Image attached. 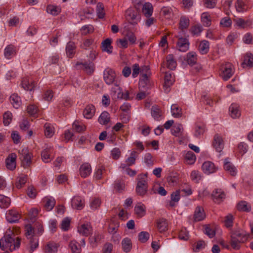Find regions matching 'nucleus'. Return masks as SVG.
I'll return each mask as SVG.
<instances>
[{
	"instance_id": "nucleus-1",
	"label": "nucleus",
	"mask_w": 253,
	"mask_h": 253,
	"mask_svg": "<svg viewBox=\"0 0 253 253\" xmlns=\"http://www.w3.org/2000/svg\"><path fill=\"white\" fill-rule=\"evenodd\" d=\"M20 243L21 239L9 229L0 240V248L3 251H13L19 248Z\"/></svg>"
},
{
	"instance_id": "nucleus-2",
	"label": "nucleus",
	"mask_w": 253,
	"mask_h": 253,
	"mask_svg": "<svg viewBox=\"0 0 253 253\" xmlns=\"http://www.w3.org/2000/svg\"><path fill=\"white\" fill-rule=\"evenodd\" d=\"M137 183L136 187L137 194L141 196H143L147 192V173L140 174L137 177Z\"/></svg>"
},
{
	"instance_id": "nucleus-3",
	"label": "nucleus",
	"mask_w": 253,
	"mask_h": 253,
	"mask_svg": "<svg viewBox=\"0 0 253 253\" xmlns=\"http://www.w3.org/2000/svg\"><path fill=\"white\" fill-rule=\"evenodd\" d=\"M219 75L224 81H227L233 75L234 70L233 65L229 62H226L221 65Z\"/></svg>"
},
{
	"instance_id": "nucleus-4",
	"label": "nucleus",
	"mask_w": 253,
	"mask_h": 253,
	"mask_svg": "<svg viewBox=\"0 0 253 253\" xmlns=\"http://www.w3.org/2000/svg\"><path fill=\"white\" fill-rule=\"evenodd\" d=\"M19 158L21 161V165L24 168L29 167L32 163V154L29 152L27 148H24L19 151Z\"/></svg>"
},
{
	"instance_id": "nucleus-5",
	"label": "nucleus",
	"mask_w": 253,
	"mask_h": 253,
	"mask_svg": "<svg viewBox=\"0 0 253 253\" xmlns=\"http://www.w3.org/2000/svg\"><path fill=\"white\" fill-rule=\"evenodd\" d=\"M177 137V141L180 144L187 141V133L184 131L183 125L181 124L175 125V137Z\"/></svg>"
},
{
	"instance_id": "nucleus-6",
	"label": "nucleus",
	"mask_w": 253,
	"mask_h": 253,
	"mask_svg": "<svg viewBox=\"0 0 253 253\" xmlns=\"http://www.w3.org/2000/svg\"><path fill=\"white\" fill-rule=\"evenodd\" d=\"M111 95L114 99H129V92L126 91L125 93H123L122 89L119 86L113 87L111 90Z\"/></svg>"
},
{
	"instance_id": "nucleus-7",
	"label": "nucleus",
	"mask_w": 253,
	"mask_h": 253,
	"mask_svg": "<svg viewBox=\"0 0 253 253\" xmlns=\"http://www.w3.org/2000/svg\"><path fill=\"white\" fill-rule=\"evenodd\" d=\"M181 193H183L184 194H182V196H186L191 195L193 193L191 186L185 183L183 186H182L180 190L176 191L175 192V202H178L180 199Z\"/></svg>"
},
{
	"instance_id": "nucleus-8",
	"label": "nucleus",
	"mask_w": 253,
	"mask_h": 253,
	"mask_svg": "<svg viewBox=\"0 0 253 253\" xmlns=\"http://www.w3.org/2000/svg\"><path fill=\"white\" fill-rule=\"evenodd\" d=\"M77 68L83 69L87 75H92L95 70V65L92 62H77L76 64Z\"/></svg>"
},
{
	"instance_id": "nucleus-9",
	"label": "nucleus",
	"mask_w": 253,
	"mask_h": 253,
	"mask_svg": "<svg viewBox=\"0 0 253 253\" xmlns=\"http://www.w3.org/2000/svg\"><path fill=\"white\" fill-rule=\"evenodd\" d=\"M212 146L217 152L220 153L222 152L224 148V143L221 135L218 134L214 135L212 141Z\"/></svg>"
},
{
	"instance_id": "nucleus-10",
	"label": "nucleus",
	"mask_w": 253,
	"mask_h": 253,
	"mask_svg": "<svg viewBox=\"0 0 253 253\" xmlns=\"http://www.w3.org/2000/svg\"><path fill=\"white\" fill-rule=\"evenodd\" d=\"M116 76L115 72L110 68H107L104 71V80L108 84H111L114 83Z\"/></svg>"
},
{
	"instance_id": "nucleus-11",
	"label": "nucleus",
	"mask_w": 253,
	"mask_h": 253,
	"mask_svg": "<svg viewBox=\"0 0 253 253\" xmlns=\"http://www.w3.org/2000/svg\"><path fill=\"white\" fill-rule=\"evenodd\" d=\"M190 20L187 16L182 15L180 17L178 23V29L180 31L181 36L185 34V32L188 28Z\"/></svg>"
},
{
	"instance_id": "nucleus-12",
	"label": "nucleus",
	"mask_w": 253,
	"mask_h": 253,
	"mask_svg": "<svg viewBox=\"0 0 253 253\" xmlns=\"http://www.w3.org/2000/svg\"><path fill=\"white\" fill-rule=\"evenodd\" d=\"M189 44L188 39L179 37L176 43V48L179 51L186 52L189 48Z\"/></svg>"
},
{
	"instance_id": "nucleus-13",
	"label": "nucleus",
	"mask_w": 253,
	"mask_h": 253,
	"mask_svg": "<svg viewBox=\"0 0 253 253\" xmlns=\"http://www.w3.org/2000/svg\"><path fill=\"white\" fill-rule=\"evenodd\" d=\"M137 14V12L131 8H128L126 11V18L132 25L136 24L138 22L136 19Z\"/></svg>"
},
{
	"instance_id": "nucleus-14",
	"label": "nucleus",
	"mask_w": 253,
	"mask_h": 253,
	"mask_svg": "<svg viewBox=\"0 0 253 253\" xmlns=\"http://www.w3.org/2000/svg\"><path fill=\"white\" fill-rule=\"evenodd\" d=\"M138 155V153L136 151H132L130 153V156L126 159L125 161L126 163L121 164V167L125 168L126 167H129L135 164Z\"/></svg>"
},
{
	"instance_id": "nucleus-15",
	"label": "nucleus",
	"mask_w": 253,
	"mask_h": 253,
	"mask_svg": "<svg viewBox=\"0 0 253 253\" xmlns=\"http://www.w3.org/2000/svg\"><path fill=\"white\" fill-rule=\"evenodd\" d=\"M16 155L14 153L10 154L5 160L6 167L7 169L13 170L16 168Z\"/></svg>"
},
{
	"instance_id": "nucleus-16",
	"label": "nucleus",
	"mask_w": 253,
	"mask_h": 253,
	"mask_svg": "<svg viewBox=\"0 0 253 253\" xmlns=\"http://www.w3.org/2000/svg\"><path fill=\"white\" fill-rule=\"evenodd\" d=\"M20 217L18 212L13 210H9L6 213V218L9 223L17 222Z\"/></svg>"
},
{
	"instance_id": "nucleus-17",
	"label": "nucleus",
	"mask_w": 253,
	"mask_h": 253,
	"mask_svg": "<svg viewBox=\"0 0 253 253\" xmlns=\"http://www.w3.org/2000/svg\"><path fill=\"white\" fill-rule=\"evenodd\" d=\"M80 174L81 177L85 178L89 176L91 172V167L90 165L88 163L82 164L79 169Z\"/></svg>"
},
{
	"instance_id": "nucleus-18",
	"label": "nucleus",
	"mask_w": 253,
	"mask_h": 253,
	"mask_svg": "<svg viewBox=\"0 0 253 253\" xmlns=\"http://www.w3.org/2000/svg\"><path fill=\"white\" fill-rule=\"evenodd\" d=\"M21 85L25 90L31 91L35 88L36 84L29 77H25L22 79Z\"/></svg>"
},
{
	"instance_id": "nucleus-19",
	"label": "nucleus",
	"mask_w": 253,
	"mask_h": 253,
	"mask_svg": "<svg viewBox=\"0 0 253 253\" xmlns=\"http://www.w3.org/2000/svg\"><path fill=\"white\" fill-rule=\"evenodd\" d=\"M78 231L80 234L86 237L92 233V228L89 223L83 224L78 227Z\"/></svg>"
},
{
	"instance_id": "nucleus-20",
	"label": "nucleus",
	"mask_w": 253,
	"mask_h": 253,
	"mask_svg": "<svg viewBox=\"0 0 253 253\" xmlns=\"http://www.w3.org/2000/svg\"><path fill=\"white\" fill-rule=\"evenodd\" d=\"M171 75L172 73L169 71L166 72L164 84V89L166 93H169L170 90V87L172 84L171 81Z\"/></svg>"
},
{
	"instance_id": "nucleus-21",
	"label": "nucleus",
	"mask_w": 253,
	"mask_h": 253,
	"mask_svg": "<svg viewBox=\"0 0 253 253\" xmlns=\"http://www.w3.org/2000/svg\"><path fill=\"white\" fill-rule=\"evenodd\" d=\"M211 197L215 203H219L225 198V194L221 189H216L213 191Z\"/></svg>"
},
{
	"instance_id": "nucleus-22",
	"label": "nucleus",
	"mask_w": 253,
	"mask_h": 253,
	"mask_svg": "<svg viewBox=\"0 0 253 253\" xmlns=\"http://www.w3.org/2000/svg\"><path fill=\"white\" fill-rule=\"evenodd\" d=\"M202 169L205 173L209 174L214 172L216 171V168L213 163L207 161L203 164Z\"/></svg>"
},
{
	"instance_id": "nucleus-23",
	"label": "nucleus",
	"mask_w": 253,
	"mask_h": 253,
	"mask_svg": "<svg viewBox=\"0 0 253 253\" xmlns=\"http://www.w3.org/2000/svg\"><path fill=\"white\" fill-rule=\"evenodd\" d=\"M206 217V214L203 208L198 206L196 207L194 214V219L195 221H199L203 220Z\"/></svg>"
},
{
	"instance_id": "nucleus-24",
	"label": "nucleus",
	"mask_w": 253,
	"mask_h": 253,
	"mask_svg": "<svg viewBox=\"0 0 253 253\" xmlns=\"http://www.w3.org/2000/svg\"><path fill=\"white\" fill-rule=\"evenodd\" d=\"M210 49V43L208 41L203 40L201 41L198 46V50L201 54H206Z\"/></svg>"
},
{
	"instance_id": "nucleus-25",
	"label": "nucleus",
	"mask_w": 253,
	"mask_h": 253,
	"mask_svg": "<svg viewBox=\"0 0 253 253\" xmlns=\"http://www.w3.org/2000/svg\"><path fill=\"white\" fill-rule=\"evenodd\" d=\"M229 110L231 117L233 119L239 118L241 116L239 106L237 104H232L229 107Z\"/></svg>"
},
{
	"instance_id": "nucleus-26",
	"label": "nucleus",
	"mask_w": 253,
	"mask_h": 253,
	"mask_svg": "<svg viewBox=\"0 0 253 253\" xmlns=\"http://www.w3.org/2000/svg\"><path fill=\"white\" fill-rule=\"evenodd\" d=\"M151 115L156 121H160L163 116V112L157 105H153L151 108Z\"/></svg>"
},
{
	"instance_id": "nucleus-27",
	"label": "nucleus",
	"mask_w": 253,
	"mask_h": 253,
	"mask_svg": "<svg viewBox=\"0 0 253 253\" xmlns=\"http://www.w3.org/2000/svg\"><path fill=\"white\" fill-rule=\"evenodd\" d=\"M95 112V108L92 104L87 105L83 112L84 117L88 119H91L94 115Z\"/></svg>"
},
{
	"instance_id": "nucleus-28",
	"label": "nucleus",
	"mask_w": 253,
	"mask_h": 253,
	"mask_svg": "<svg viewBox=\"0 0 253 253\" xmlns=\"http://www.w3.org/2000/svg\"><path fill=\"white\" fill-rule=\"evenodd\" d=\"M71 205L73 208L80 210L84 208V204L80 197L76 196L72 199Z\"/></svg>"
},
{
	"instance_id": "nucleus-29",
	"label": "nucleus",
	"mask_w": 253,
	"mask_h": 253,
	"mask_svg": "<svg viewBox=\"0 0 253 253\" xmlns=\"http://www.w3.org/2000/svg\"><path fill=\"white\" fill-rule=\"evenodd\" d=\"M134 212L139 217H142L146 214V207L141 203H138L134 207Z\"/></svg>"
},
{
	"instance_id": "nucleus-30",
	"label": "nucleus",
	"mask_w": 253,
	"mask_h": 253,
	"mask_svg": "<svg viewBox=\"0 0 253 253\" xmlns=\"http://www.w3.org/2000/svg\"><path fill=\"white\" fill-rule=\"evenodd\" d=\"M142 11L143 14L146 17H150L153 12V7L150 2H145L142 6Z\"/></svg>"
},
{
	"instance_id": "nucleus-31",
	"label": "nucleus",
	"mask_w": 253,
	"mask_h": 253,
	"mask_svg": "<svg viewBox=\"0 0 253 253\" xmlns=\"http://www.w3.org/2000/svg\"><path fill=\"white\" fill-rule=\"evenodd\" d=\"M58 248L57 244L53 242H49L45 246L44 252L45 253H56Z\"/></svg>"
},
{
	"instance_id": "nucleus-32",
	"label": "nucleus",
	"mask_w": 253,
	"mask_h": 253,
	"mask_svg": "<svg viewBox=\"0 0 253 253\" xmlns=\"http://www.w3.org/2000/svg\"><path fill=\"white\" fill-rule=\"evenodd\" d=\"M197 61V55L194 51L189 52L186 55V61L190 65L196 64Z\"/></svg>"
},
{
	"instance_id": "nucleus-33",
	"label": "nucleus",
	"mask_w": 253,
	"mask_h": 253,
	"mask_svg": "<svg viewBox=\"0 0 253 253\" xmlns=\"http://www.w3.org/2000/svg\"><path fill=\"white\" fill-rule=\"evenodd\" d=\"M112 40L110 39H106L102 42V50L108 53L112 52V46H111Z\"/></svg>"
},
{
	"instance_id": "nucleus-34",
	"label": "nucleus",
	"mask_w": 253,
	"mask_h": 253,
	"mask_svg": "<svg viewBox=\"0 0 253 253\" xmlns=\"http://www.w3.org/2000/svg\"><path fill=\"white\" fill-rule=\"evenodd\" d=\"M16 54L15 47L11 44L7 46L4 52V55L7 59H10Z\"/></svg>"
},
{
	"instance_id": "nucleus-35",
	"label": "nucleus",
	"mask_w": 253,
	"mask_h": 253,
	"mask_svg": "<svg viewBox=\"0 0 253 253\" xmlns=\"http://www.w3.org/2000/svg\"><path fill=\"white\" fill-rule=\"evenodd\" d=\"M236 25L240 28H246L251 25V22L249 20H244L242 18H237L234 19Z\"/></svg>"
},
{
	"instance_id": "nucleus-36",
	"label": "nucleus",
	"mask_w": 253,
	"mask_h": 253,
	"mask_svg": "<svg viewBox=\"0 0 253 253\" xmlns=\"http://www.w3.org/2000/svg\"><path fill=\"white\" fill-rule=\"evenodd\" d=\"M196 160L195 155L192 151H188L185 155V163L188 165H193Z\"/></svg>"
},
{
	"instance_id": "nucleus-37",
	"label": "nucleus",
	"mask_w": 253,
	"mask_h": 253,
	"mask_svg": "<svg viewBox=\"0 0 253 253\" xmlns=\"http://www.w3.org/2000/svg\"><path fill=\"white\" fill-rule=\"evenodd\" d=\"M69 247L71 249L72 253H81L82 252L81 245L75 240L70 241Z\"/></svg>"
},
{
	"instance_id": "nucleus-38",
	"label": "nucleus",
	"mask_w": 253,
	"mask_h": 253,
	"mask_svg": "<svg viewBox=\"0 0 253 253\" xmlns=\"http://www.w3.org/2000/svg\"><path fill=\"white\" fill-rule=\"evenodd\" d=\"M123 250L126 253H128L132 248L131 240L128 238H124L122 241Z\"/></svg>"
},
{
	"instance_id": "nucleus-39",
	"label": "nucleus",
	"mask_w": 253,
	"mask_h": 253,
	"mask_svg": "<svg viewBox=\"0 0 253 253\" xmlns=\"http://www.w3.org/2000/svg\"><path fill=\"white\" fill-rule=\"evenodd\" d=\"M76 48L75 44L74 42H69L66 47V54L69 58H72L75 53Z\"/></svg>"
},
{
	"instance_id": "nucleus-40",
	"label": "nucleus",
	"mask_w": 253,
	"mask_h": 253,
	"mask_svg": "<svg viewBox=\"0 0 253 253\" xmlns=\"http://www.w3.org/2000/svg\"><path fill=\"white\" fill-rule=\"evenodd\" d=\"M10 101L13 107L18 109L21 105V101L19 96L16 94H13L10 97Z\"/></svg>"
},
{
	"instance_id": "nucleus-41",
	"label": "nucleus",
	"mask_w": 253,
	"mask_h": 253,
	"mask_svg": "<svg viewBox=\"0 0 253 253\" xmlns=\"http://www.w3.org/2000/svg\"><path fill=\"white\" fill-rule=\"evenodd\" d=\"M110 120V114L106 111L103 112L98 118V122L101 125H106Z\"/></svg>"
},
{
	"instance_id": "nucleus-42",
	"label": "nucleus",
	"mask_w": 253,
	"mask_h": 253,
	"mask_svg": "<svg viewBox=\"0 0 253 253\" xmlns=\"http://www.w3.org/2000/svg\"><path fill=\"white\" fill-rule=\"evenodd\" d=\"M224 168L225 170L228 171L230 174L232 176L236 175L237 170L234 165L229 162H226L224 163Z\"/></svg>"
},
{
	"instance_id": "nucleus-43",
	"label": "nucleus",
	"mask_w": 253,
	"mask_h": 253,
	"mask_svg": "<svg viewBox=\"0 0 253 253\" xmlns=\"http://www.w3.org/2000/svg\"><path fill=\"white\" fill-rule=\"evenodd\" d=\"M190 177L191 180L196 183H198L202 178L201 173L196 170H194L191 171Z\"/></svg>"
},
{
	"instance_id": "nucleus-44",
	"label": "nucleus",
	"mask_w": 253,
	"mask_h": 253,
	"mask_svg": "<svg viewBox=\"0 0 253 253\" xmlns=\"http://www.w3.org/2000/svg\"><path fill=\"white\" fill-rule=\"evenodd\" d=\"M44 127V134L46 137L50 138L54 134V127L49 123L45 124Z\"/></svg>"
},
{
	"instance_id": "nucleus-45",
	"label": "nucleus",
	"mask_w": 253,
	"mask_h": 253,
	"mask_svg": "<svg viewBox=\"0 0 253 253\" xmlns=\"http://www.w3.org/2000/svg\"><path fill=\"white\" fill-rule=\"evenodd\" d=\"M206 131V126L203 124H198L196 125L195 128L194 135L196 137H200L203 135Z\"/></svg>"
},
{
	"instance_id": "nucleus-46",
	"label": "nucleus",
	"mask_w": 253,
	"mask_h": 253,
	"mask_svg": "<svg viewBox=\"0 0 253 253\" xmlns=\"http://www.w3.org/2000/svg\"><path fill=\"white\" fill-rule=\"evenodd\" d=\"M52 149L49 148H45L42 152H41V157L42 160L44 163H48L50 161L49 160L50 159V155L51 153Z\"/></svg>"
},
{
	"instance_id": "nucleus-47",
	"label": "nucleus",
	"mask_w": 253,
	"mask_h": 253,
	"mask_svg": "<svg viewBox=\"0 0 253 253\" xmlns=\"http://www.w3.org/2000/svg\"><path fill=\"white\" fill-rule=\"evenodd\" d=\"M27 180V176L23 174H21L17 177L15 186L17 188H21L26 183Z\"/></svg>"
},
{
	"instance_id": "nucleus-48",
	"label": "nucleus",
	"mask_w": 253,
	"mask_h": 253,
	"mask_svg": "<svg viewBox=\"0 0 253 253\" xmlns=\"http://www.w3.org/2000/svg\"><path fill=\"white\" fill-rule=\"evenodd\" d=\"M237 209L242 211H250L251 210V206L247 202L242 201L237 205Z\"/></svg>"
},
{
	"instance_id": "nucleus-49",
	"label": "nucleus",
	"mask_w": 253,
	"mask_h": 253,
	"mask_svg": "<svg viewBox=\"0 0 253 253\" xmlns=\"http://www.w3.org/2000/svg\"><path fill=\"white\" fill-rule=\"evenodd\" d=\"M243 65L249 67L253 66V54L251 53H247L245 56Z\"/></svg>"
},
{
	"instance_id": "nucleus-50",
	"label": "nucleus",
	"mask_w": 253,
	"mask_h": 253,
	"mask_svg": "<svg viewBox=\"0 0 253 253\" xmlns=\"http://www.w3.org/2000/svg\"><path fill=\"white\" fill-rule=\"evenodd\" d=\"M46 10L48 13L54 16L57 15L61 12L60 7L53 5H48Z\"/></svg>"
},
{
	"instance_id": "nucleus-51",
	"label": "nucleus",
	"mask_w": 253,
	"mask_h": 253,
	"mask_svg": "<svg viewBox=\"0 0 253 253\" xmlns=\"http://www.w3.org/2000/svg\"><path fill=\"white\" fill-rule=\"evenodd\" d=\"M204 233L210 238H213L215 235V230L213 226L210 225L204 226Z\"/></svg>"
},
{
	"instance_id": "nucleus-52",
	"label": "nucleus",
	"mask_w": 253,
	"mask_h": 253,
	"mask_svg": "<svg viewBox=\"0 0 253 253\" xmlns=\"http://www.w3.org/2000/svg\"><path fill=\"white\" fill-rule=\"evenodd\" d=\"M10 204L9 198L2 195H0V207L1 208H7Z\"/></svg>"
},
{
	"instance_id": "nucleus-53",
	"label": "nucleus",
	"mask_w": 253,
	"mask_h": 253,
	"mask_svg": "<svg viewBox=\"0 0 253 253\" xmlns=\"http://www.w3.org/2000/svg\"><path fill=\"white\" fill-rule=\"evenodd\" d=\"M247 0H237L235 6L238 12H243L247 9L246 2Z\"/></svg>"
},
{
	"instance_id": "nucleus-54",
	"label": "nucleus",
	"mask_w": 253,
	"mask_h": 253,
	"mask_svg": "<svg viewBox=\"0 0 253 253\" xmlns=\"http://www.w3.org/2000/svg\"><path fill=\"white\" fill-rule=\"evenodd\" d=\"M101 235L99 233H95V235L93 237H90L89 238V243L91 246L93 247H96L97 246V244L101 240Z\"/></svg>"
},
{
	"instance_id": "nucleus-55",
	"label": "nucleus",
	"mask_w": 253,
	"mask_h": 253,
	"mask_svg": "<svg viewBox=\"0 0 253 253\" xmlns=\"http://www.w3.org/2000/svg\"><path fill=\"white\" fill-rule=\"evenodd\" d=\"M231 236L236 239H238L241 243L244 242L247 239L246 235L239 231H234Z\"/></svg>"
},
{
	"instance_id": "nucleus-56",
	"label": "nucleus",
	"mask_w": 253,
	"mask_h": 253,
	"mask_svg": "<svg viewBox=\"0 0 253 253\" xmlns=\"http://www.w3.org/2000/svg\"><path fill=\"white\" fill-rule=\"evenodd\" d=\"M157 226L160 232L165 231L167 228V222L165 219L161 218L157 220Z\"/></svg>"
},
{
	"instance_id": "nucleus-57",
	"label": "nucleus",
	"mask_w": 253,
	"mask_h": 253,
	"mask_svg": "<svg viewBox=\"0 0 253 253\" xmlns=\"http://www.w3.org/2000/svg\"><path fill=\"white\" fill-rule=\"evenodd\" d=\"M201 21L204 26L209 27L211 25L210 16L208 13H203L201 15Z\"/></svg>"
},
{
	"instance_id": "nucleus-58",
	"label": "nucleus",
	"mask_w": 253,
	"mask_h": 253,
	"mask_svg": "<svg viewBox=\"0 0 253 253\" xmlns=\"http://www.w3.org/2000/svg\"><path fill=\"white\" fill-rule=\"evenodd\" d=\"M96 12L99 18H103L105 16L104 5L101 2H98L96 5Z\"/></svg>"
},
{
	"instance_id": "nucleus-59",
	"label": "nucleus",
	"mask_w": 253,
	"mask_h": 253,
	"mask_svg": "<svg viewBox=\"0 0 253 253\" xmlns=\"http://www.w3.org/2000/svg\"><path fill=\"white\" fill-rule=\"evenodd\" d=\"M12 115L9 111L5 112L3 115V122L5 126H8L11 122Z\"/></svg>"
},
{
	"instance_id": "nucleus-60",
	"label": "nucleus",
	"mask_w": 253,
	"mask_h": 253,
	"mask_svg": "<svg viewBox=\"0 0 253 253\" xmlns=\"http://www.w3.org/2000/svg\"><path fill=\"white\" fill-rule=\"evenodd\" d=\"M73 128L78 132H81L85 130L86 127L78 121H75L73 124Z\"/></svg>"
},
{
	"instance_id": "nucleus-61",
	"label": "nucleus",
	"mask_w": 253,
	"mask_h": 253,
	"mask_svg": "<svg viewBox=\"0 0 253 253\" xmlns=\"http://www.w3.org/2000/svg\"><path fill=\"white\" fill-rule=\"evenodd\" d=\"M144 161L149 167H152L154 164V160L152 155L149 153L145 154Z\"/></svg>"
},
{
	"instance_id": "nucleus-62",
	"label": "nucleus",
	"mask_w": 253,
	"mask_h": 253,
	"mask_svg": "<svg viewBox=\"0 0 253 253\" xmlns=\"http://www.w3.org/2000/svg\"><path fill=\"white\" fill-rule=\"evenodd\" d=\"M178 238L180 240L187 241L189 238V233L185 228H182L178 234Z\"/></svg>"
},
{
	"instance_id": "nucleus-63",
	"label": "nucleus",
	"mask_w": 253,
	"mask_h": 253,
	"mask_svg": "<svg viewBox=\"0 0 253 253\" xmlns=\"http://www.w3.org/2000/svg\"><path fill=\"white\" fill-rule=\"evenodd\" d=\"M28 113L32 116L35 117L38 113L39 109L38 107L35 105H30L27 107Z\"/></svg>"
},
{
	"instance_id": "nucleus-64",
	"label": "nucleus",
	"mask_w": 253,
	"mask_h": 253,
	"mask_svg": "<svg viewBox=\"0 0 253 253\" xmlns=\"http://www.w3.org/2000/svg\"><path fill=\"white\" fill-rule=\"evenodd\" d=\"M55 205V201L53 198H49L46 200L44 207L48 211H51Z\"/></svg>"
}]
</instances>
